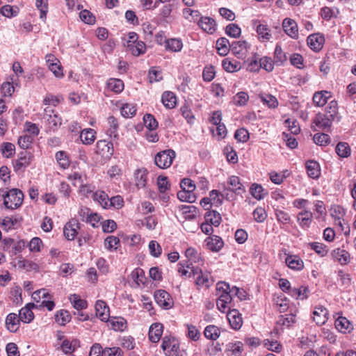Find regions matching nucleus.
<instances>
[{
  "label": "nucleus",
  "instance_id": "f257e3e1",
  "mask_svg": "<svg viewBox=\"0 0 356 356\" xmlns=\"http://www.w3.org/2000/svg\"><path fill=\"white\" fill-rule=\"evenodd\" d=\"M24 194L17 188H13L6 193L4 192L3 204L8 209H15L19 207L23 202Z\"/></svg>",
  "mask_w": 356,
  "mask_h": 356
},
{
  "label": "nucleus",
  "instance_id": "f03ea898",
  "mask_svg": "<svg viewBox=\"0 0 356 356\" xmlns=\"http://www.w3.org/2000/svg\"><path fill=\"white\" fill-rule=\"evenodd\" d=\"M175 155V152L172 149L161 151L156 154L154 163L159 168L166 169L172 165Z\"/></svg>",
  "mask_w": 356,
  "mask_h": 356
},
{
  "label": "nucleus",
  "instance_id": "7ed1b4c3",
  "mask_svg": "<svg viewBox=\"0 0 356 356\" xmlns=\"http://www.w3.org/2000/svg\"><path fill=\"white\" fill-rule=\"evenodd\" d=\"M154 296L156 303L163 309H169L173 307V299L167 291L157 290L154 292Z\"/></svg>",
  "mask_w": 356,
  "mask_h": 356
},
{
  "label": "nucleus",
  "instance_id": "20e7f679",
  "mask_svg": "<svg viewBox=\"0 0 356 356\" xmlns=\"http://www.w3.org/2000/svg\"><path fill=\"white\" fill-rule=\"evenodd\" d=\"M191 276L193 277L195 284L198 286L208 287L210 285V274L207 272H203L198 268L193 267L192 272L189 274V277Z\"/></svg>",
  "mask_w": 356,
  "mask_h": 356
},
{
  "label": "nucleus",
  "instance_id": "39448f33",
  "mask_svg": "<svg viewBox=\"0 0 356 356\" xmlns=\"http://www.w3.org/2000/svg\"><path fill=\"white\" fill-rule=\"evenodd\" d=\"M161 348L167 356H176L178 355L179 346L175 338L165 337L163 339Z\"/></svg>",
  "mask_w": 356,
  "mask_h": 356
},
{
  "label": "nucleus",
  "instance_id": "423d86ee",
  "mask_svg": "<svg viewBox=\"0 0 356 356\" xmlns=\"http://www.w3.org/2000/svg\"><path fill=\"white\" fill-rule=\"evenodd\" d=\"M334 117L332 114L317 113L314 119V123L321 129H326L331 127Z\"/></svg>",
  "mask_w": 356,
  "mask_h": 356
},
{
  "label": "nucleus",
  "instance_id": "0eeeda50",
  "mask_svg": "<svg viewBox=\"0 0 356 356\" xmlns=\"http://www.w3.org/2000/svg\"><path fill=\"white\" fill-rule=\"evenodd\" d=\"M36 307L34 303H28L24 307L22 308L19 312V318L24 323H29L34 318V314L32 309Z\"/></svg>",
  "mask_w": 356,
  "mask_h": 356
},
{
  "label": "nucleus",
  "instance_id": "6e6552de",
  "mask_svg": "<svg viewBox=\"0 0 356 356\" xmlns=\"http://www.w3.org/2000/svg\"><path fill=\"white\" fill-rule=\"evenodd\" d=\"M79 223L76 219H72L64 227L63 233L68 240H73L78 234Z\"/></svg>",
  "mask_w": 356,
  "mask_h": 356
},
{
  "label": "nucleus",
  "instance_id": "1a4fd4ad",
  "mask_svg": "<svg viewBox=\"0 0 356 356\" xmlns=\"http://www.w3.org/2000/svg\"><path fill=\"white\" fill-rule=\"evenodd\" d=\"M307 44L309 47L315 51H320L325 42L324 37L319 34H312L307 38Z\"/></svg>",
  "mask_w": 356,
  "mask_h": 356
},
{
  "label": "nucleus",
  "instance_id": "9d476101",
  "mask_svg": "<svg viewBox=\"0 0 356 356\" xmlns=\"http://www.w3.org/2000/svg\"><path fill=\"white\" fill-rule=\"evenodd\" d=\"M230 47L232 53L241 58L245 55L250 45L245 40H240L233 42Z\"/></svg>",
  "mask_w": 356,
  "mask_h": 356
},
{
  "label": "nucleus",
  "instance_id": "9b49d317",
  "mask_svg": "<svg viewBox=\"0 0 356 356\" xmlns=\"http://www.w3.org/2000/svg\"><path fill=\"white\" fill-rule=\"evenodd\" d=\"M227 320L231 325V327L234 330H238L241 328L243 321L241 317L238 310L232 309L229 310L227 314Z\"/></svg>",
  "mask_w": 356,
  "mask_h": 356
},
{
  "label": "nucleus",
  "instance_id": "f8f14e48",
  "mask_svg": "<svg viewBox=\"0 0 356 356\" xmlns=\"http://www.w3.org/2000/svg\"><path fill=\"white\" fill-rule=\"evenodd\" d=\"M148 171L146 168L137 169L134 172L136 186L138 188H143L146 186Z\"/></svg>",
  "mask_w": 356,
  "mask_h": 356
},
{
  "label": "nucleus",
  "instance_id": "ddd939ff",
  "mask_svg": "<svg viewBox=\"0 0 356 356\" xmlns=\"http://www.w3.org/2000/svg\"><path fill=\"white\" fill-rule=\"evenodd\" d=\"M227 183L230 187L229 188H226L225 190L232 191L237 195H242L245 191L244 186L240 182V179L238 177H230Z\"/></svg>",
  "mask_w": 356,
  "mask_h": 356
},
{
  "label": "nucleus",
  "instance_id": "4468645a",
  "mask_svg": "<svg viewBox=\"0 0 356 356\" xmlns=\"http://www.w3.org/2000/svg\"><path fill=\"white\" fill-rule=\"evenodd\" d=\"M205 243L207 248L213 252H218L224 245L222 238L216 235L207 238Z\"/></svg>",
  "mask_w": 356,
  "mask_h": 356
},
{
  "label": "nucleus",
  "instance_id": "2eb2a0df",
  "mask_svg": "<svg viewBox=\"0 0 356 356\" xmlns=\"http://www.w3.org/2000/svg\"><path fill=\"white\" fill-rule=\"evenodd\" d=\"M282 26L285 33L292 38L298 37V26L293 19L286 18L284 19Z\"/></svg>",
  "mask_w": 356,
  "mask_h": 356
},
{
  "label": "nucleus",
  "instance_id": "dca6fc26",
  "mask_svg": "<svg viewBox=\"0 0 356 356\" xmlns=\"http://www.w3.org/2000/svg\"><path fill=\"white\" fill-rule=\"evenodd\" d=\"M96 315L102 321H107L109 319V307L102 300L97 301L95 304Z\"/></svg>",
  "mask_w": 356,
  "mask_h": 356
},
{
  "label": "nucleus",
  "instance_id": "f3484780",
  "mask_svg": "<svg viewBox=\"0 0 356 356\" xmlns=\"http://www.w3.org/2000/svg\"><path fill=\"white\" fill-rule=\"evenodd\" d=\"M163 326L161 323H153L149 330V339L153 343L158 342L163 334Z\"/></svg>",
  "mask_w": 356,
  "mask_h": 356
},
{
  "label": "nucleus",
  "instance_id": "a211bd4d",
  "mask_svg": "<svg viewBox=\"0 0 356 356\" xmlns=\"http://www.w3.org/2000/svg\"><path fill=\"white\" fill-rule=\"evenodd\" d=\"M232 300V295L229 293H220L219 298L216 301V305L218 309L221 312H226L227 309H229V304Z\"/></svg>",
  "mask_w": 356,
  "mask_h": 356
},
{
  "label": "nucleus",
  "instance_id": "6ab92c4d",
  "mask_svg": "<svg viewBox=\"0 0 356 356\" xmlns=\"http://www.w3.org/2000/svg\"><path fill=\"white\" fill-rule=\"evenodd\" d=\"M287 266L293 270H300L304 267L303 261L297 255H289L285 259Z\"/></svg>",
  "mask_w": 356,
  "mask_h": 356
},
{
  "label": "nucleus",
  "instance_id": "aec40b11",
  "mask_svg": "<svg viewBox=\"0 0 356 356\" xmlns=\"http://www.w3.org/2000/svg\"><path fill=\"white\" fill-rule=\"evenodd\" d=\"M199 26L206 32L213 33L216 30L215 20L209 17H202L198 21Z\"/></svg>",
  "mask_w": 356,
  "mask_h": 356
},
{
  "label": "nucleus",
  "instance_id": "412c9836",
  "mask_svg": "<svg viewBox=\"0 0 356 356\" xmlns=\"http://www.w3.org/2000/svg\"><path fill=\"white\" fill-rule=\"evenodd\" d=\"M19 321L20 319L16 314H9L6 319V325L7 329L12 332H16L19 329Z\"/></svg>",
  "mask_w": 356,
  "mask_h": 356
},
{
  "label": "nucleus",
  "instance_id": "4be33fe9",
  "mask_svg": "<svg viewBox=\"0 0 356 356\" xmlns=\"http://www.w3.org/2000/svg\"><path fill=\"white\" fill-rule=\"evenodd\" d=\"M313 319L318 325L324 324L327 320V310L323 307H316L313 312Z\"/></svg>",
  "mask_w": 356,
  "mask_h": 356
},
{
  "label": "nucleus",
  "instance_id": "5701e85b",
  "mask_svg": "<svg viewBox=\"0 0 356 356\" xmlns=\"http://www.w3.org/2000/svg\"><path fill=\"white\" fill-rule=\"evenodd\" d=\"M231 44L226 38H220L216 41V49L220 56H226L231 49Z\"/></svg>",
  "mask_w": 356,
  "mask_h": 356
},
{
  "label": "nucleus",
  "instance_id": "b1692460",
  "mask_svg": "<svg viewBox=\"0 0 356 356\" xmlns=\"http://www.w3.org/2000/svg\"><path fill=\"white\" fill-rule=\"evenodd\" d=\"M330 96V92L328 91L316 92L313 96L314 103L317 106H323Z\"/></svg>",
  "mask_w": 356,
  "mask_h": 356
},
{
  "label": "nucleus",
  "instance_id": "393cba45",
  "mask_svg": "<svg viewBox=\"0 0 356 356\" xmlns=\"http://www.w3.org/2000/svg\"><path fill=\"white\" fill-rule=\"evenodd\" d=\"M306 169L308 176L312 179L318 178L321 174L319 165L314 161H308L306 163Z\"/></svg>",
  "mask_w": 356,
  "mask_h": 356
},
{
  "label": "nucleus",
  "instance_id": "a878e982",
  "mask_svg": "<svg viewBox=\"0 0 356 356\" xmlns=\"http://www.w3.org/2000/svg\"><path fill=\"white\" fill-rule=\"evenodd\" d=\"M335 327L339 331L341 332H349L353 330L352 324L345 317H339L335 321Z\"/></svg>",
  "mask_w": 356,
  "mask_h": 356
},
{
  "label": "nucleus",
  "instance_id": "bb28decb",
  "mask_svg": "<svg viewBox=\"0 0 356 356\" xmlns=\"http://www.w3.org/2000/svg\"><path fill=\"white\" fill-rule=\"evenodd\" d=\"M127 47L134 56H138L145 52L146 45L143 41L128 44Z\"/></svg>",
  "mask_w": 356,
  "mask_h": 356
},
{
  "label": "nucleus",
  "instance_id": "cd10ccee",
  "mask_svg": "<svg viewBox=\"0 0 356 356\" xmlns=\"http://www.w3.org/2000/svg\"><path fill=\"white\" fill-rule=\"evenodd\" d=\"M162 102L167 108H172L177 104V97L173 92L167 91L162 95Z\"/></svg>",
  "mask_w": 356,
  "mask_h": 356
},
{
  "label": "nucleus",
  "instance_id": "c85d7f7f",
  "mask_svg": "<svg viewBox=\"0 0 356 356\" xmlns=\"http://www.w3.org/2000/svg\"><path fill=\"white\" fill-rule=\"evenodd\" d=\"M95 201L98 202L104 209H108L109 197L102 191H96L92 194Z\"/></svg>",
  "mask_w": 356,
  "mask_h": 356
},
{
  "label": "nucleus",
  "instance_id": "c756f323",
  "mask_svg": "<svg viewBox=\"0 0 356 356\" xmlns=\"http://www.w3.org/2000/svg\"><path fill=\"white\" fill-rule=\"evenodd\" d=\"M205 221L209 222L213 225L218 227L221 222V216L216 211H209L204 216Z\"/></svg>",
  "mask_w": 356,
  "mask_h": 356
},
{
  "label": "nucleus",
  "instance_id": "7c9ffc66",
  "mask_svg": "<svg viewBox=\"0 0 356 356\" xmlns=\"http://www.w3.org/2000/svg\"><path fill=\"white\" fill-rule=\"evenodd\" d=\"M107 87L111 91L119 93L124 89V83L118 79H110L107 82Z\"/></svg>",
  "mask_w": 356,
  "mask_h": 356
},
{
  "label": "nucleus",
  "instance_id": "2f4dec72",
  "mask_svg": "<svg viewBox=\"0 0 356 356\" xmlns=\"http://www.w3.org/2000/svg\"><path fill=\"white\" fill-rule=\"evenodd\" d=\"M80 138L85 145H90L95 139V131L92 129H85L81 131Z\"/></svg>",
  "mask_w": 356,
  "mask_h": 356
},
{
  "label": "nucleus",
  "instance_id": "473e14b6",
  "mask_svg": "<svg viewBox=\"0 0 356 356\" xmlns=\"http://www.w3.org/2000/svg\"><path fill=\"white\" fill-rule=\"evenodd\" d=\"M333 257L341 264H347L350 261V254L345 250L339 248L334 250Z\"/></svg>",
  "mask_w": 356,
  "mask_h": 356
},
{
  "label": "nucleus",
  "instance_id": "72a5a7b5",
  "mask_svg": "<svg viewBox=\"0 0 356 356\" xmlns=\"http://www.w3.org/2000/svg\"><path fill=\"white\" fill-rule=\"evenodd\" d=\"M56 321L60 325H65L67 323L71 321V315L70 312L65 309H61L55 315Z\"/></svg>",
  "mask_w": 356,
  "mask_h": 356
},
{
  "label": "nucleus",
  "instance_id": "f704fd0d",
  "mask_svg": "<svg viewBox=\"0 0 356 356\" xmlns=\"http://www.w3.org/2000/svg\"><path fill=\"white\" fill-rule=\"evenodd\" d=\"M19 218L17 216H6L1 222V226L4 230L8 231L9 229L15 228V226L18 223Z\"/></svg>",
  "mask_w": 356,
  "mask_h": 356
},
{
  "label": "nucleus",
  "instance_id": "c9c22d12",
  "mask_svg": "<svg viewBox=\"0 0 356 356\" xmlns=\"http://www.w3.org/2000/svg\"><path fill=\"white\" fill-rule=\"evenodd\" d=\"M312 219V213L308 211H304L298 215V221L302 227H309Z\"/></svg>",
  "mask_w": 356,
  "mask_h": 356
},
{
  "label": "nucleus",
  "instance_id": "e433bc0d",
  "mask_svg": "<svg viewBox=\"0 0 356 356\" xmlns=\"http://www.w3.org/2000/svg\"><path fill=\"white\" fill-rule=\"evenodd\" d=\"M165 47L167 49L173 51H180L183 47V43L181 40L177 38H171L166 41Z\"/></svg>",
  "mask_w": 356,
  "mask_h": 356
},
{
  "label": "nucleus",
  "instance_id": "4c0bfd02",
  "mask_svg": "<svg viewBox=\"0 0 356 356\" xmlns=\"http://www.w3.org/2000/svg\"><path fill=\"white\" fill-rule=\"evenodd\" d=\"M350 148L347 143L340 142L337 145L336 152L340 157H348L350 155Z\"/></svg>",
  "mask_w": 356,
  "mask_h": 356
},
{
  "label": "nucleus",
  "instance_id": "58836bf2",
  "mask_svg": "<svg viewBox=\"0 0 356 356\" xmlns=\"http://www.w3.org/2000/svg\"><path fill=\"white\" fill-rule=\"evenodd\" d=\"M0 151L2 155L6 158H10L15 154V145L8 142L3 143L1 145Z\"/></svg>",
  "mask_w": 356,
  "mask_h": 356
},
{
  "label": "nucleus",
  "instance_id": "ea45409f",
  "mask_svg": "<svg viewBox=\"0 0 356 356\" xmlns=\"http://www.w3.org/2000/svg\"><path fill=\"white\" fill-rule=\"evenodd\" d=\"M259 98L264 104L268 106L269 108H276L278 105L277 98L270 94H264L259 95Z\"/></svg>",
  "mask_w": 356,
  "mask_h": 356
},
{
  "label": "nucleus",
  "instance_id": "a19ab883",
  "mask_svg": "<svg viewBox=\"0 0 356 356\" xmlns=\"http://www.w3.org/2000/svg\"><path fill=\"white\" fill-rule=\"evenodd\" d=\"M204 334L206 338L216 340L220 336V330L218 327L211 325L206 327Z\"/></svg>",
  "mask_w": 356,
  "mask_h": 356
},
{
  "label": "nucleus",
  "instance_id": "79ce46f5",
  "mask_svg": "<svg viewBox=\"0 0 356 356\" xmlns=\"http://www.w3.org/2000/svg\"><path fill=\"white\" fill-rule=\"evenodd\" d=\"M70 300L71 303L73 305V307L76 310H81L86 308L87 307L86 301L81 299L80 297L76 294L71 295Z\"/></svg>",
  "mask_w": 356,
  "mask_h": 356
},
{
  "label": "nucleus",
  "instance_id": "37998d69",
  "mask_svg": "<svg viewBox=\"0 0 356 356\" xmlns=\"http://www.w3.org/2000/svg\"><path fill=\"white\" fill-rule=\"evenodd\" d=\"M145 127L150 131H154L158 127V122L151 114H146L143 118Z\"/></svg>",
  "mask_w": 356,
  "mask_h": 356
},
{
  "label": "nucleus",
  "instance_id": "c03bdc74",
  "mask_svg": "<svg viewBox=\"0 0 356 356\" xmlns=\"http://www.w3.org/2000/svg\"><path fill=\"white\" fill-rule=\"evenodd\" d=\"M309 245L311 247V248L321 257H324L327 254V250L326 249V246L323 243L318 242H312L310 243Z\"/></svg>",
  "mask_w": 356,
  "mask_h": 356
},
{
  "label": "nucleus",
  "instance_id": "a18cd8bd",
  "mask_svg": "<svg viewBox=\"0 0 356 356\" xmlns=\"http://www.w3.org/2000/svg\"><path fill=\"white\" fill-rule=\"evenodd\" d=\"M225 32L229 36L236 38L241 35V30L237 24H230L227 26Z\"/></svg>",
  "mask_w": 356,
  "mask_h": 356
},
{
  "label": "nucleus",
  "instance_id": "49530a36",
  "mask_svg": "<svg viewBox=\"0 0 356 356\" xmlns=\"http://www.w3.org/2000/svg\"><path fill=\"white\" fill-rule=\"evenodd\" d=\"M136 113V108L134 105L131 104H125L121 108L122 115L124 118H131Z\"/></svg>",
  "mask_w": 356,
  "mask_h": 356
},
{
  "label": "nucleus",
  "instance_id": "de8ad7c7",
  "mask_svg": "<svg viewBox=\"0 0 356 356\" xmlns=\"http://www.w3.org/2000/svg\"><path fill=\"white\" fill-rule=\"evenodd\" d=\"M177 197L182 202H194L195 201V196L193 192L188 191H181L177 193Z\"/></svg>",
  "mask_w": 356,
  "mask_h": 356
},
{
  "label": "nucleus",
  "instance_id": "09e8293b",
  "mask_svg": "<svg viewBox=\"0 0 356 356\" xmlns=\"http://www.w3.org/2000/svg\"><path fill=\"white\" fill-rule=\"evenodd\" d=\"M313 140L316 145L322 146L327 145L330 141V138L326 134H316Z\"/></svg>",
  "mask_w": 356,
  "mask_h": 356
},
{
  "label": "nucleus",
  "instance_id": "8fccbe9b",
  "mask_svg": "<svg viewBox=\"0 0 356 356\" xmlns=\"http://www.w3.org/2000/svg\"><path fill=\"white\" fill-rule=\"evenodd\" d=\"M157 185L160 193H165L170 188V184L168 177L164 176H159L157 178Z\"/></svg>",
  "mask_w": 356,
  "mask_h": 356
},
{
  "label": "nucleus",
  "instance_id": "3c124183",
  "mask_svg": "<svg viewBox=\"0 0 356 356\" xmlns=\"http://www.w3.org/2000/svg\"><path fill=\"white\" fill-rule=\"evenodd\" d=\"M33 141V138L32 136L24 135L21 136L18 138L17 143L20 147L23 149H26L29 147L31 143Z\"/></svg>",
  "mask_w": 356,
  "mask_h": 356
},
{
  "label": "nucleus",
  "instance_id": "603ef678",
  "mask_svg": "<svg viewBox=\"0 0 356 356\" xmlns=\"http://www.w3.org/2000/svg\"><path fill=\"white\" fill-rule=\"evenodd\" d=\"M111 327L115 331H122L125 328V321L124 318H113L109 321Z\"/></svg>",
  "mask_w": 356,
  "mask_h": 356
},
{
  "label": "nucleus",
  "instance_id": "864d4df0",
  "mask_svg": "<svg viewBox=\"0 0 356 356\" xmlns=\"http://www.w3.org/2000/svg\"><path fill=\"white\" fill-rule=\"evenodd\" d=\"M47 121L48 122L50 129L54 131L57 129L62 124L61 118L57 113L47 118Z\"/></svg>",
  "mask_w": 356,
  "mask_h": 356
},
{
  "label": "nucleus",
  "instance_id": "5fc2aeb1",
  "mask_svg": "<svg viewBox=\"0 0 356 356\" xmlns=\"http://www.w3.org/2000/svg\"><path fill=\"white\" fill-rule=\"evenodd\" d=\"M56 158L60 166L63 169L68 168L70 165V161L64 152H58L56 154Z\"/></svg>",
  "mask_w": 356,
  "mask_h": 356
},
{
  "label": "nucleus",
  "instance_id": "6e6d98bb",
  "mask_svg": "<svg viewBox=\"0 0 356 356\" xmlns=\"http://www.w3.org/2000/svg\"><path fill=\"white\" fill-rule=\"evenodd\" d=\"M257 33L262 39L269 40L271 37L270 29L266 24L258 25L257 27Z\"/></svg>",
  "mask_w": 356,
  "mask_h": 356
},
{
  "label": "nucleus",
  "instance_id": "4d7b16f0",
  "mask_svg": "<svg viewBox=\"0 0 356 356\" xmlns=\"http://www.w3.org/2000/svg\"><path fill=\"white\" fill-rule=\"evenodd\" d=\"M249 99V96L248 93L245 92H238L234 98V102L236 105L238 106H245Z\"/></svg>",
  "mask_w": 356,
  "mask_h": 356
},
{
  "label": "nucleus",
  "instance_id": "13d9d810",
  "mask_svg": "<svg viewBox=\"0 0 356 356\" xmlns=\"http://www.w3.org/2000/svg\"><path fill=\"white\" fill-rule=\"evenodd\" d=\"M275 62L276 63L282 64L286 60V56L283 52L280 45H276L274 53Z\"/></svg>",
  "mask_w": 356,
  "mask_h": 356
},
{
  "label": "nucleus",
  "instance_id": "bf43d9fd",
  "mask_svg": "<svg viewBox=\"0 0 356 356\" xmlns=\"http://www.w3.org/2000/svg\"><path fill=\"white\" fill-rule=\"evenodd\" d=\"M259 66L260 68L271 72L274 68V63L270 58L264 57L259 60Z\"/></svg>",
  "mask_w": 356,
  "mask_h": 356
},
{
  "label": "nucleus",
  "instance_id": "052dcab7",
  "mask_svg": "<svg viewBox=\"0 0 356 356\" xmlns=\"http://www.w3.org/2000/svg\"><path fill=\"white\" fill-rule=\"evenodd\" d=\"M263 191L262 186L257 184H253L250 188L252 195L257 200L264 198Z\"/></svg>",
  "mask_w": 356,
  "mask_h": 356
},
{
  "label": "nucleus",
  "instance_id": "680f3d73",
  "mask_svg": "<svg viewBox=\"0 0 356 356\" xmlns=\"http://www.w3.org/2000/svg\"><path fill=\"white\" fill-rule=\"evenodd\" d=\"M35 6L40 11V17L45 19L47 13V0H36Z\"/></svg>",
  "mask_w": 356,
  "mask_h": 356
},
{
  "label": "nucleus",
  "instance_id": "e2e57ef3",
  "mask_svg": "<svg viewBox=\"0 0 356 356\" xmlns=\"http://www.w3.org/2000/svg\"><path fill=\"white\" fill-rule=\"evenodd\" d=\"M81 19L88 24H93L95 22V16L88 10H84L80 13Z\"/></svg>",
  "mask_w": 356,
  "mask_h": 356
},
{
  "label": "nucleus",
  "instance_id": "0e129e2a",
  "mask_svg": "<svg viewBox=\"0 0 356 356\" xmlns=\"http://www.w3.org/2000/svg\"><path fill=\"white\" fill-rule=\"evenodd\" d=\"M234 138L239 142L245 143L249 139V133L247 129L241 128L236 131Z\"/></svg>",
  "mask_w": 356,
  "mask_h": 356
},
{
  "label": "nucleus",
  "instance_id": "69168bd1",
  "mask_svg": "<svg viewBox=\"0 0 356 356\" xmlns=\"http://www.w3.org/2000/svg\"><path fill=\"white\" fill-rule=\"evenodd\" d=\"M149 250L152 256L158 257L161 254V248L155 241H151L149 243Z\"/></svg>",
  "mask_w": 356,
  "mask_h": 356
},
{
  "label": "nucleus",
  "instance_id": "338daca9",
  "mask_svg": "<svg viewBox=\"0 0 356 356\" xmlns=\"http://www.w3.org/2000/svg\"><path fill=\"white\" fill-rule=\"evenodd\" d=\"M103 356H123V351L119 347L106 348L103 349Z\"/></svg>",
  "mask_w": 356,
  "mask_h": 356
},
{
  "label": "nucleus",
  "instance_id": "774afa93",
  "mask_svg": "<svg viewBox=\"0 0 356 356\" xmlns=\"http://www.w3.org/2000/svg\"><path fill=\"white\" fill-rule=\"evenodd\" d=\"M179 269L178 272L181 274V276H186L188 274L189 275L191 272H192V268L194 267L192 263H189V261H186V263H179Z\"/></svg>",
  "mask_w": 356,
  "mask_h": 356
}]
</instances>
